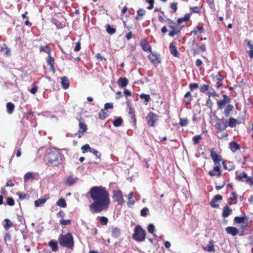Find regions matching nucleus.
<instances>
[{
  "instance_id": "c03bdc74",
  "label": "nucleus",
  "mask_w": 253,
  "mask_h": 253,
  "mask_svg": "<svg viewBox=\"0 0 253 253\" xmlns=\"http://www.w3.org/2000/svg\"><path fill=\"white\" fill-rule=\"evenodd\" d=\"M211 87L209 85L205 84L200 87V91L205 93L206 91L210 90Z\"/></svg>"
},
{
  "instance_id": "1a4fd4ad",
  "label": "nucleus",
  "mask_w": 253,
  "mask_h": 253,
  "mask_svg": "<svg viewBox=\"0 0 253 253\" xmlns=\"http://www.w3.org/2000/svg\"><path fill=\"white\" fill-rule=\"evenodd\" d=\"M113 198L119 205H122L124 203L123 196L121 190H114L113 191Z\"/></svg>"
},
{
  "instance_id": "e433bc0d",
  "label": "nucleus",
  "mask_w": 253,
  "mask_h": 253,
  "mask_svg": "<svg viewBox=\"0 0 253 253\" xmlns=\"http://www.w3.org/2000/svg\"><path fill=\"white\" fill-rule=\"evenodd\" d=\"M43 51L48 54V55L51 54V49L48 45L42 46L40 48V51Z\"/></svg>"
},
{
  "instance_id": "4c0bfd02",
  "label": "nucleus",
  "mask_w": 253,
  "mask_h": 253,
  "mask_svg": "<svg viewBox=\"0 0 253 253\" xmlns=\"http://www.w3.org/2000/svg\"><path fill=\"white\" fill-rule=\"evenodd\" d=\"M92 148H90L89 145L88 144H86L84 145H83L81 149L82 150L83 153H85L87 152H90L91 151Z\"/></svg>"
},
{
  "instance_id": "58836bf2",
  "label": "nucleus",
  "mask_w": 253,
  "mask_h": 253,
  "mask_svg": "<svg viewBox=\"0 0 253 253\" xmlns=\"http://www.w3.org/2000/svg\"><path fill=\"white\" fill-rule=\"evenodd\" d=\"M106 31L109 34L112 35L116 32V29L108 24L106 26Z\"/></svg>"
},
{
  "instance_id": "72a5a7b5",
  "label": "nucleus",
  "mask_w": 253,
  "mask_h": 253,
  "mask_svg": "<svg viewBox=\"0 0 253 253\" xmlns=\"http://www.w3.org/2000/svg\"><path fill=\"white\" fill-rule=\"evenodd\" d=\"M204 32V29L203 27H198L196 29L192 31L191 33L196 35L198 33L201 34Z\"/></svg>"
},
{
  "instance_id": "2eb2a0df",
  "label": "nucleus",
  "mask_w": 253,
  "mask_h": 253,
  "mask_svg": "<svg viewBox=\"0 0 253 253\" xmlns=\"http://www.w3.org/2000/svg\"><path fill=\"white\" fill-rule=\"evenodd\" d=\"M233 109L234 106L232 105L228 104L225 108L223 112V114H224L225 117L228 118L230 116V112H232L233 110Z\"/></svg>"
},
{
  "instance_id": "052dcab7",
  "label": "nucleus",
  "mask_w": 253,
  "mask_h": 253,
  "mask_svg": "<svg viewBox=\"0 0 253 253\" xmlns=\"http://www.w3.org/2000/svg\"><path fill=\"white\" fill-rule=\"evenodd\" d=\"M147 2L150 4L147 8L149 10L152 9L154 7V0H147Z\"/></svg>"
},
{
  "instance_id": "338daca9",
  "label": "nucleus",
  "mask_w": 253,
  "mask_h": 253,
  "mask_svg": "<svg viewBox=\"0 0 253 253\" xmlns=\"http://www.w3.org/2000/svg\"><path fill=\"white\" fill-rule=\"evenodd\" d=\"M219 134L220 135H218L217 136H218V138L219 139H222L224 137L227 136V135H228V134L226 132H222V131Z\"/></svg>"
},
{
  "instance_id": "a878e982",
  "label": "nucleus",
  "mask_w": 253,
  "mask_h": 253,
  "mask_svg": "<svg viewBox=\"0 0 253 253\" xmlns=\"http://www.w3.org/2000/svg\"><path fill=\"white\" fill-rule=\"evenodd\" d=\"M184 102L186 105L190 104L192 101L191 94L190 92H187L184 95Z\"/></svg>"
},
{
  "instance_id": "a211bd4d",
  "label": "nucleus",
  "mask_w": 253,
  "mask_h": 253,
  "mask_svg": "<svg viewBox=\"0 0 253 253\" xmlns=\"http://www.w3.org/2000/svg\"><path fill=\"white\" fill-rule=\"evenodd\" d=\"M61 85L62 87L66 89L69 87V80L67 77H63L61 78Z\"/></svg>"
},
{
  "instance_id": "5701e85b",
  "label": "nucleus",
  "mask_w": 253,
  "mask_h": 253,
  "mask_svg": "<svg viewBox=\"0 0 253 253\" xmlns=\"http://www.w3.org/2000/svg\"><path fill=\"white\" fill-rule=\"evenodd\" d=\"M232 212V210L229 208V207L226 205L223 207L222 215L223 217H228Z\"/></svg>"
},
{
  "instance_id": "423d86ee",
  "label": "nucleus",
  "mask_w": 253,
  "mask_h": 253,
  "mask_svg": "<svg viewBox=\"0 0 253 253\" xmlns=\"http://www.w3.org/2000/svg\"><path fill=\"white\" fill-rule=\"evenodd\" d=\"M236 178L238 180L245 182L250 185H253V177L248 176L247 174L245 172H243L240 174L237 175Z\"/></svg>"
},
{
  "instance_id": "37998d69",
  "label": "nucleus",
  "mask_w": 253,
  "mask_h": 253,
  "mask_svg": "<svg viewBox=\"0 0 253 253\" xmlns=\"http://www.w3.org/2000/svg\"><path fill=\"white\" fill-rule=\"evenodd\" d=\"M108 219L105 216H101L99 218V222L102 225H106L108 223Z\"/></svg>"
},
{
  "instance_id": "aec40b11",
  "label": "nucleus",
  "mask_w": 253,
  "mask_h": 253,
  "mask_svg": "<svg viewBox=\"0 0 253 253\" xmlns=\"http://www.w3.org/2000/svg\"><path fill=\"white\" fill-rule=\"evenodd\" d=\"M121 234V231L120 228L118 227L113 228L112 231V236L115 238H118L120 237Z\"/></svg>"
},
{
  "instance_id": "393cba45",
  "label": "nucleus",
  "mask_w": 253,
  "mask_h": 253,
  "mask_svg": "<svg viewBox=\"0 0 253 253\" xmlns=\"http://www.w3.org/2000/svg\"><path fill=\"white\" fill-rule=\"evenodd\" d=\"M34 179H35V177L34 175V173L32 172H27L24 176V180L25 182H26L29 180H33Z\"/></svg>"
},
{
  "instance_id": "f704fd0d",
  "label": "nucleus",
  "mask_w": 253,
  "mask_h": 253,
  "mask_svg": "<svg viewBox=\"0 0 253 253\" xmlns=\"http://www.w3.org/2000/svg\"><path fill=\"white\" fill-rule=\"evenodd\" d=\"M207 94L209 97H210L211 96H214V97H218V94L216 92V91L214 90V89L211 86L210 89V91H208L207 92Z\"/></svg>"
},
{
  "instance_id": "bb28decb",
  "label": "nucleus",
  "mask_w": 253,
  "mask_h": 253,
  "mask_svg": "<svg viewBox=\"0 0 253 253\" xmlns=\"http://www.w3.org/2000/svg\"><path fill=\"white\" fill-rule=\"evenodd\" d=\"M14 109V105L11 102H8L6 104V111L9 114L13 113Z\"/></svg>"
},
{
  "instance_id": "c756f323",
  "label": "nucleus",
  "mask_w": 253,
  "mask_h": 253,
  "mask_svg": "<svg viewBox=\"0 0 253 253\" xmlns=\"http://www.w3.org/2000/svg\"><path fill=\"white\" fill-rule=\"evenodd\" d=\"M56 205L62 208H65L67 206L66 201L63 198L59 199L56 202Z\"/></svg>"
},
{
  "instance_id": "7c9ffc66",
  "label": "nucleus",
  "mask_w": 253,
  "mask_h": 253,
  "mask_svg": "<svg viewBox=\"0 0 253 253\" xmlns=\"http://www.w3.org/2000/svg\"><path fill=\"white\" fill-rule=\"evenodd\" d=\"M123 121L121 117H118L113 121V124L115 127H119L122 125Z\"/></svg>"
},
{
  "instance_id": "a18cd8bd",
  "label": "nucleus",
  "mask_w": 253,
  "mask_h": 253,
  "mask_svg": "<svg viewBox=\"0 0 253 253\" xmlns=\"http://www.w3.org/2000/svg\"><path fill=\"white\" fill-rule=\"evenodd\" d=\"M129 114L130 115V117L131 119H132V122L134 123H136V118L135 116L134 112L132 109H129Z\"/></svg>"
},
{
  "instance_id": "cd10ccee",
  "label": "nucleus",
  "mask_w": 253,
  "mask_h": 253,
  "mask_svg": "<svg viewBox=\"0 0 253 253\" xmlns=\"http://www.w3.org/2000/svg\"><path fill=\"white\" fill-rule=\"evenodd\" d=\"M237 123V121L236 119L233 118H230L227 121V125L228 126L233 127L236 126V124Z\"/></svg>"
},
{
  "instance_id": "680f3d73",
  "label": "nucleus",
  "mask_w": 253,
  "mask_h": 253,
  "mask_svg": "<svg viewBox=\"0 0 253 253\" xmlns=\"http://www.w3.org/2000/svg\"><path fill=\"white\" fill-rule=\"evenodd\" d=\"M198 84L197 83H193L190 84H189V88L190 89V91H192L194 88H198Z\"/></svg>"
},
{
  "instance_id": "a19ab883",
  "label": "nucleus",
  "mask_w": 253,
  "mask_h": 253,
  "mask_svg": "<svg viewBox=\"0 0 253 253\" xmlns=\"http://www.w3.org/2000/svg\"><path fill=\"white\" fill-rule=\"evenodd\" d=\"M47 63L50 66H53L54 64V59L51 56V54L48 55Z\"/></svg>"
},
{
  "instance_id": "49530a36",
  "label": "nucleus",
  "mask_w": 253,
  "mask_h": 253,
  "mask_svg": "<svg viewBox=\"0 0 253 253\" xmlns=\"http://www.w3.org/2000/svg\"><path fill=\"white\" fill-rule=\"evenodd\" d=\"M179 124L181 126H186L188 124V120L185 118H181L180 119V122Z\"/></svg>"
},
{
  "instance_id": "8fccbe9b",
  "label": "nucleus",
  "mask_w": 253,
  "mask_h": 253,
  "mask_svg": "<svg viewBox=\"0 0 253 253\" xmlns=\"http://www.w3.org/2000/svg\"><path fill=\"white\" fill-rule=\"evenodd\" d=\"M170 7L172 9L171 13H174L177 11V3L173 2L170 4Z\"/></svg>"
},
{
  "instance_id": "6e6552de",
  "label": "nucleus",
  "mask_w": 253,
  "mask_h": 253,
  "mask_svg": "<svg viewBox=\"0 0 253 253\" xmlns=\"http://www.w3.org/2000/svg\"><path fill=\"white\" fill-rule=\"evenodd\" d=\"M157 118L158 116L156 114L153 112H150L146 117L148 125L152 126H155Z\"/></svg>"
},
{
  "instance_id": "7ed1b4c3",
  "label": "nucleus",
  "mask_w": 253,
  "mask_h": 253,
  "mask_svg": "<svg viewBox=\"0 0 253 253\" xmlns=\"http://www.w3.org/2000/svg\"><path fill=\"white\" fill-rule=\"evenodd\" d=\"M58 241L59 245L63 247L71 249L74 246L73 237L70 233L66 235L61 234L58 238Z\"/></svg>"
},
{
  "instance_id": "f257e3e1",
  "label": "nucleus",
  "mask_w": 253,
  "mask_h": 253,
  "mask_svg": "<svg viewBox=\"0 0 253 253\" xmlns=\"http://www.w3.org/2000/svg\"><path fill=\"white\" fill-rule=\"evenodd\" d=\"M89 194L93 203L89 206V211L96 213L107 210L110 204L109 192L102 186H94L90 188Z\"/></svg>"
},
{
  "instance_id": "3c124183",
  "label": "nucleus",
  "mask_w": 253,
  "mask_h": 253,
  "mask_svg": "<svg viewBox=\"0 0 253 253\" xmlns=\"http://www.w3.org/2000/svg\"><path fill=\"white\" fill-rule=\"evenodd\" d=\"M191 13H199L201 12L200 8L198 6H195L190 8Z\"/></svg>"
},
{
  "instance_id": "2f4dec72",
  "label": "nucleus",
  "mask_w": 253,
  "mask_h": 253,
  "mask_svg": "<svg viewBox=\"0 0 253 253\" xmlns=\"http://www.w3.org/2000/svg\"><path fill=\"white\" fill-rule=\"evenodd\" d=\"M49 245L53 251L55 252L57 251L58 248L57 242L51 240L50 242H49Z\"/></svg>"
},
{
  "instance_id": "603ef678",
  "label": "nucleus",
  "mask_w": 253,
  "mask_h": 253,
  "mask_svg": "<svg viewBox=\"0 0 253 253\" xmlns=\"http://www.w3.org/2000/svg\"><path fill=\"white\" fill-rule=\"evenodd\" d=\"M79 127H80V130L82 131L85 132L87 130V126H86V125L82 122H80Z\"/></svg>"
},
{
  "instance_id": "c85d7f7f",
  "label": "nucleus",
  "mask_w": 253,
  "mask_h": 253,
  "mask_svg": "<svg viewBox=\"0 0 253 253\" xmlns=\"http://www.w3.org/2000/svg\"><path fill=\"white\" fill-rule=\"evenodd\" d=\"M46 199H45V198L39 199L35 201V202H34L35 206L36 207H40L42 205L44 204V203L46 202Z\"/></svg>"
},
{
  "instance_id": "6ab92c4d",
  "label": "nucleus",
  "mask_w": 253,
  "mask_h": 253,
  "mask_svg": "<svg viewBox=\"0 0 253 253\" xmlns=\"http://www.w3.org/2000/svg\"><path fill=\"white\" fill-rule=\"evenodd\" d=\"M248 218L247 216H236L234 218V222L235 223H243L247 221Z\"/></svg>"
},
{
  "instance_id": "ddd939ff",
  "label": "nucleus",
  "mask_w": 253,
  "mask_h": 253,
  "mask_svg": "<svg viewBox=\"0 0 253 253\" xmlns=\"http://www.w3.org/2000/svg\"><path fill=\"white\" fill-rule=\"evenodd\" d=\"M140 45L142 49L145 51H149L151 52V47L149 45L147 41L143 39L140 41Z\"/></svg>"
},
{
  "instance_id": "864d4df0",
  "label": "nucleus",
  "mask_w": 253,
  "mask_h": 253,
  "mask_svg": "<svg viewBox=\"0 0 253 253\" xmlns=\"http://www.w3.org/2000/svg\"><path fill=\"white\" fill-rule=\"evenodd\" d=\"M202 138V136L201 135H198L195 136L193 138V141L195 144H197L199 142V140Z\"/></svg>"
},
{
  "instance_id": "39448f33",
  "label": "nucleus",
  "mask_w": 253,
  "mask_h": 253,
  "mask_svg": "<svg viewBox=\"0 0 253 253\" xmlns=\"http://www.w3.org/2000/svg\"><path fill=\"white\" fill-rule=\"evenodd\" d=\"M215 126L217 129V133H220L222 131L226 130L228 126L227 120H225L224 118L218 119Z\"/></svg>"
},
{
  "instance_id": "4d7b16f0",
  "label": "nucleus",
  "mask_w": 253,
  "mask_h": 253,
  "mask_svg": "<svg viewBox=\"0 0 253 253\" xmlns=\"http://www.w3.org/2000/svg\"><path fill=\"white\" fill-rule=\"evenodd\" d=\"M145 13H146V11L143 8H139L137 11V15L140 16H143V15H145Z\"/></svg>"
},
{
  "instance_id": "0eeeda50",
  "label": "nucleus",
  "mask_w": 253,
  "mask_h": 253,
  "mask_svg": "<svg viewBox=\"0 0 253 253\" xmlns=\"http://www.w3.org/2000/svg\"><path fill=\"white\" fill-rule=\"evenodd\" d=\"M222 97L223 99L217 101V107L219 110L223 109L225 105L229 103L231 100L230 97L227 95L223 94Z\"/></svg>"
},
{
  "instance_id": "ea45409f",
  "label": "nucleus",
  "mask_w": 253,
  "mask_h": 253,
  "mask_svg": "<svg viewBox=\"0 0 253 253\" xmlns=\"http://www.w3.org/2000/svg\"><path fill=\"white\" fill-rule=\"evenodd\" d=\"M4 221L6 222V224L4 225V227L5 229L7 230L12 226L13 223L9 219L5 218Z\"/></svg>"
},
{
  "instance_id": "4468645a",
  "label": "nucleus",
  "mask_w": 253,
  "mask_h": 253,
  "mask_svg": "<svg viewBox=\"0 0 253 253\" xmlns=\"http://www.w3.org/2000/svg\"><path fill=\"white\" fill-rule=\"evenodd\" d=\"M226 231L229 234H230L233 236H236L239 233L238 230L234 227L228 226L225 229Z\"/></svg>"
},
{
  "instance_id": "9d476101",
  "label": "nucleus",
  "mask_w": 253,
  "mask_h": 253,
  "mask_svg": "<svg viewBox=\"0 0 253 253\" xmlns=\"http://www.w3.org/2000/svg\"><path fill=\"white\" fill-rule=\"evenodd\" d=\"M150 53H151L148 56V58L154 65L157 66L161 62V60L159 58V55L154 54L152 52Z\"/></svg>"
},
{
  "instance_id": "c9c22d12",
  "label": "nucleus",
  "mask_w": 253,
  "mask_h": 253,
  "mask_svg": "<svg viewBox=\"0 0 253 253\" xmlns=\"http://www.w3.org/2000/svg\"><path fill=\"white\" fill-rule=\"evenodd\" d=\"M108 116V114L105 112V110L102 109L99 113V117L101 120H104Z\"/></svg>"
},
{
  "instance_id": "0e129e2a",
  "label": "nucleus",
  "mask_w": 253,
  "mask_h": 253,
  "mask_svg": "<svg viewBox=\"0 0 253 253\" xmlns=\"http://www.w3.org/2000/svg\"><path fill=\"white\" fill-rule=\"evenodd\" d=\"M113 106L112 103H106L104 105V108L103 109L106 110V109H111V108H113Z\"/></svg>"
},
{
  "instance_id": "9b49d317",
  "label": "nucleus",
  "mask_w": 253,
  "mask_h": 253,
  "mask_svg": "<svg viewBox=\"0 0 253 253\" xmlns=\"http://www.w3.org/2000/svg\"><path fill=\"white\" fill-rule=\"evenodd\" d=\"M211 156L214 163V165H220V162L221 161V156L217 155L214 150V149L211 150Z\"/></svg>"
},
{
  "instance_id": "f03ea898",
  "label": "nucleus",
  "mask_w": 253,
  "mask_h": 253,
  "mask_svg": "<svg viewBox=\"0 0 253 253\" xmlns=\"http://www.w3.org/2000/svg\"><path fill=\"white\" fill-rule=\"evenodd\" d=\"M47 159L49 166H57L62 163V156L59 151L54 150L47 154Z\"/></svg>"
},
{
  "instance_id": "5fc2aeb1",
  "label": "nucleus",
  "mask_w": 253,
  "mask_h": 253,
  "mask_svg": "<svg viewBox=\"0 0 253 253\" xmlns=\"http://www.w3.org/2000/svg\"><path fill=\"white\" fill-rule=\"evenodd\" d=\"M140 97L141 98V99H144V100L146 101V102H148L149 101V100L150 99V95H148V94H141L140 95Z\"/></svg>"
},
{
  "instance_id": "4be33fe9",
  "label": "nucleus",
  "mask_w": 253,
  "mask_h": 253,
  "mask_svg": "<svg viewBox=\"0 0 253 253\" xmlns=\"http://www.w3.org/2000/svg\"><path fill=\"white\" fill-rule=\"evenodd\" d=\"M204 249L209 252H215V249L213 246V242L212 240H210L208 245L204 248Z\"/></svg>"
},
{
  "instance_id": "473e14b6",
  "label": "nucleus",
  "mask_w": 253,
  "mask_h": 253,
  "mask_svg": "<svg viewBox=\"0 0 253 253\" xmlns=\"http://www.w3.org/2000/svg\"><path fill=\"white\" fill-rule=\"evenodd\" d=\"M76 180H77L76 178L73 177L72 176H70L67 178V181H66V183L69 186H71V185H73L74 183H75V182H76Z\"/></svg>"
},
{
  "instance_id": "bf43d9fd",
  "label": "nucleus",
  "mask_w": 253,
  "mask_h": 253,
  "mask_svg": "<svg viewBox=\"0 0 253 253\" xmlns=\"http://www.w3.org/2000/svg\"><path fill=\"white\" fill-rule=\"evenodd\" d=\"M154 228H155L154 225L152 223L149 224L147 227L148 232L152 234L153 233V232L154 231Z\"/></svg>"
},
{
  "instance_id": "dca6fc26",
  "label": "nucleus",
  "mask_w": 253,
  "mask_h": 253,
  "mask_svg": "<svg viewBox=\"0 0 253 253\" xmlns=\"http://www.w3.org/2000/svg\"><path fill=\"white\" fill-rule=\"evenodd\" d=\"M128 83V80L125 77H120L118 81L119 85L122 88L126 87Z\"/></svg>"
},
{
  "instance_id": "e2e57ef3",
  "label": "nucleus",
  "mask_w": 253,
  "mask_h": 253,
  "mask_svg": "<svg viewBox=\"0 0 253 253\" xmlns=\"http://www.w3.org/2000/svg\"><path fill=\"white\" fill-rule=\"evenodd\" d=\"M37 90H38V87L36 85L33 84V86H32V88L30 90V91L31 93L34 94L37 92Z\"/></svg>"
},
{
  "instance_id": "412c9836",
  "label": "nucleus",
  "mask_w": 253,
  "mask_h": 253,
  "mask_svg": "<svg viewBox=\"0 0 253 253\" xmlns=\"http://www.w3.org/2000/svg\"><path fill=\"white\" fill-rule=\"evenodd\" d=\"M90 152L92 154H93L96 157V159L99 160V161H96L93 163L95 164H98L99 163V162L100 161L101 156V153L97 150H95V149H94L92 148L91 149Z\"/></svg>"
},
{
  "instance_id": "f8f14e48",
  "label": "nucleus",
  "mask_w": 253,
  "mask_h": 253,
  "mask_svg": "<svg viewBox=\"0 0 253 253\" xmlns=\"http://www.w3.org/2000/svg\"><path fill=\"white\" fill-rule=\"evenodd\" d=\"M222 200V196L221 195L218 194L215 195L211 200L210 202V205L211 207L214 208H218L219 205L215 204V202L218 201H221Z\"/></svg>"
},
{
  "instance_id": "13d9d810",
  "label": "nucleus",
  "mask_w": 253,
  "mask_h": 253,
  "mask_svg": "<svg viewBox=\"0 0 253 253\" xmlns=\"http://www.w3.org/2000/svg\"><path fill=\"white\" fill-rule=\"evenodd\" d=\"M206 105L211 110L212 109L213 103L211 101L210 97H209L208 100H207Z\"/></svg>"
},
{
  "instance_id": "20e7f679",
  "label": "nucleus",
  "mask_w": 253,
  "mask_h": 253,
  "mask_svg": "<svg viewBox=\"0 0 253 253\" xmlns=\"http://www.w3.org/2000/svg\"><path fill=\"white\" fill-rule=\"evenodd\" d=\"M133 239L137 242H142L146 238V232L139 225L135 227L134 233L132 235Z\"/></svg>"
},
{
  "instance_id": "b1692460",
  "label": "nucleus",
  "mask_w": 253,
  "mask_h": 253,
  "mask_svg": "<svg viewBox=\"0 0 253 253\" xmlns=\"http://www.w3.org/2000/svg\"><path fill=\"white\" fill-rule=\"evenodd\" d=\"M229 145L230 149L233 152H235L237 150L240 149L239 145L234 141L230 142Z\"/></svg>"
},
{
  "instance_id": "6e6d98bb",
  "label": "nucleus",
  "mask_w": 253,
  "mask_h": 253,
  "mask_svg": "<svg viewBox=\"0 0 253 253\" xmlns=\"http://www.w3.org/2000/svg\"><path fill=\"white\" fill-rule=\"evenodd\" d=\"M71 220L70 219H67V220L61 219L60 220V224L63 225H67L71 224Z\"/></svg>"
},
{
  "instance_id": "774afa93",
  "label": "nucleus",
  "mask_w": 253,
  "mask_h": 253,
  "mask_svg": "<svg viewBox=\"0 0 253 253\" xmlns=\"http://www.w3.org/2000/svg\"><path fill=\"white\" fill-rule=\"evenodd\" d=\"M81 49V44L80 42L76 43V46L74 48L75 51H78Z\"/></svg>"
},
{
  "instance_id": "79ce46f5",
  "label": "nucleus",
  "mask_w": 253,
  "mask_h": 253,
  "mask_svg": "<svg viewBox=\"0 0 253 253\" xmlns=\"http://www.w3.org/2000/svg\"><path fill=\"white\" fill-rule=\"evenodd\" d=\"M215 167L213 168V170L217 172L216 175L218 177H219L221 176V173L220 171V165H214Z\"/></svg>"
},
{
  "instance_id": "f3484780",
  "label": "nucleus",
  "mask_w": 253,
  "mask_h": 253,
  "mask_svg": "<svg viewBox=\"0 0 253 253\" xmlns=\"http://www.w3.org/2000/svg\"><path fill=\"white\" fill-rule=\"evenodd\" d=\"M169 50L170 53L175 57H178L179 55V52L177 50L174 43L173 42H171L169 45Z\"/></svg>"
},
{
  "instance_id": "69168bd1",
  "label": "nucleus",
  "mask_w": 253,
  "mask_h": 253,
  "mask_svg": "<svg viewBox=\"0 0 253 253\" xmlns=\"http://www.w3.org/2000/svg\"><path fill=\"white\" fill-rule=\"evenodd\" d=\"M18 195H19V199L21 200L26 199L28 197L27 195H26L23 193H20V194H19Z\"/></svg>"
},
{
  "instance_id": "de8ad7c7",
  "label": "nucleus",
  "mask_w": 253,
  "mask_h": 253,
  "mask_svg": "<svg viewBox=\"0 0 253 253\" xmlns=\"http://www.w3.org/2000/svg\"><path fill=\"white\" fill-rule=\"evenodd\" d=\"M148 211H149L148 208H144L140 211V215L142 216L145 217V216H146L147 215Z\"/></svg>"
},
{
  "instance_id": "09e8293b",
  "label": "nucleus",
  "mask_w": 253,
  "mask_h": 253,
  "mask_svg": "<svg viewBox=\"0 0 253 253\" xmlns=\"http://www.w3.org/2000/svg\"><path fill=\"white\" fill-rule=\"evenodd\" d=\"M6 204L9 206H13L15 204L14 199L11 197H8L6 199Z\"/></svg>"
}]
</instances>
